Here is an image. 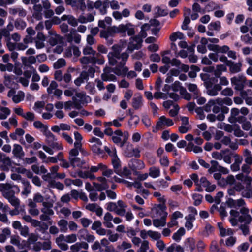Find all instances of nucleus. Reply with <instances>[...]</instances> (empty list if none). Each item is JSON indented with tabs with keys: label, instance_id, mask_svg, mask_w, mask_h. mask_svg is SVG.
<instances>
[{
	"label": "nucleus",
	"instance_id": "obj_1",
	"mask_svg": "<svg viewBox=\"0 0 252 252\" xmlns=\"http://www.w3.org/2000/svg\"><path fill=\"white\" fill-rule=\"evenodd\" d=\"M113 49V51L108 54L109 63L114 65L116 64L117 60H121L120 64L113 69V72L118 76H126L128 71V68L124 65L127 61L129 55L126 52L120 54L122 50L117 45H114Z\"/></svg>",
	"mask_w": 252,
	"mask_h": 252
},
{
	"label": "nucleus",
	"instance_id": "obj_2",
	"mask_svg": "<svg viewBox=\"0 0 252 252\" xmlns=\"http://www.w3.org/2000/svg\"><path fill=\"white\" fill-rule=\"evenodd\" d=\"M229 222L233 226H236L238 222L249 224L252 221V218L249 214V210L246 207L240 208V211L231 209L230 211Z\"/></svg>",
	"mask_w": 252,
	"mask_h": 252
},
{
	"label": "nucleus",
	"instance_id": "obj_3",
	"mask_svg": "<svg viewBox=\"0 0 252 252\" xmlns=\"http://www.w3.org/2000/svg\"><path fill=\"white\" fill-rule=\"evenodd\" d=\"M56 201V198L54 194L52 195V197L46 196V201L43 202V207L41 209L42 214L40 216V219L41 220L49 221L50 220V216L54 214L52 207Z\"/></svg>",
	"mask_w": 252,
	"mask_h": 252
},
{
	"label": "nucleus",
	"instance_id": "obj_4",
	"mask_svg": "<svg viewBox=\"0 0 252 252\" xmlns=\"http://www.w3.org/2000/svg\"><path fill=\"white\" fill-rule=\"evenodd\" d=\"M0 191L3 196L7 199L19 193L20 189L18 186L9 183L0 184Z\"/></svg>",
	"mask_w": 252,
	"mask_h": 252
},
{
	"label": "nucleus",
	"instance_id": "obj_5",
	"mask_svg": "<svg viewBox=\"0 0 252 252\" xmlns=\"http://www.w3.org/2000/svg\"><path fill=\"white\" fill-rule=\"evenodd\" d=\"M208 48L209 50L217 53H220L222 54L227 53L228 57L232 58L233 60L237 59L236 52L230 50L229 47L227 45H223L220 46L217 44H211L208 45Z\"/></svg>",
	"mask_w": 252,
	"mask_h": 252
},
{
	"label": "nucleus",
	"instance_id": "obj_6",
	"mask_svg": "<svg viewBox=\"0 0 252 252\" xmlns=\"http://www.w3.org/2000/svg\"><path fill=\"white\" fill-rule=\"evenodd\" d=\"M127 205L122 200H118L117 202H109L107 204V209L115 212L117 215L124 216Z\"/></svg>",
	"mask_w": 252,
	"mask_h": 252
},
{
	"label": "nucleus",
	"instance_id": "obj_7",
	"mask_svg": "<svg viewBox=\"0 0 252 252\" xmlns=\"http://www.w3.org/2000/svg\"><path fill=\"white\" fill-rule=\"evenodd\" d=\"M152 218H167L168 213L166 207L163 204H159L152 209Z\"/></svg>",
	"mask_w": 252,
	"mask_h": 252
},
{
	"label": "nucleus",
	"instance_id": "obj_8",
	"mask_svg": "<svg viewBox=\"0 0 252 252\" xmlns=\"http://www.w3.org/2000/svg\"><path fill=\"white\" fill-rule=\"evenodd\" d=\"M174 123L172 120L167 118L165 116H162L159 118L158 120L156 123L155 128H153V132H157L158 130L162 129L164 126H173Z\"/></svg>",
	"mask_w": 252,
	"mask_h": 252
},
{
	"label": "nucleus",
	"instance_id": "obj_9",
	"mask_svg": "<svg viewBox=\"0 0 252 252\" xmlns=\"http://www.w3.org/2000/svg\"><path fill=\"white\" fill-rule=\"evenodd\" d=\"M116 33H120V25L118 26L109 27L106 30H102L100 33V36L107 39L109 37L113 36Z\"/></svg>",
	"mask_w": 252,
	"mask_h": 252
},
{
	"label": "nucleus",
	"instance_id": "obj_10",
	"mask_svg": "<svg viewBox=\"0 0 252 252\" xmlns=\"http://www.w3.org/2000/svg\"><path fill=\"white\" fill-rule=\"evenodd\" d=\"M140 150L139 148H134L132 144H128L125 148L124 153L126 157L139 158L140 156Z\"/></svg>",
	"mask_w": 252,
	"mask_h": 252
},
{
	"label": "nucleus",
	"instance_id": "obj_11",
	"mask_svg": "<svg viewBox=\"0 0 252 252\" xmlns=\"http://www.w3.org/2000/svg\"><path fill=\"white\" fill-rule=\"evenodd\" d=\"M226 203L229 208L237 210L239 208L245 207L246 203L244 199L240 198L237 200L229 198L226 200Z\"/></svg>",
	"mask_w": 252,
	"mask_h": 252
},
{
	"label": "nucleus",
	"instance_id": "obj_12",
	"mask_svg": "<svg viewBox=\"0 0 252 252\" xmlns=\"http://www.w3.org/2000/svg\"><path fill=\"white\" fill-rule=\"evenodd\" d=\"M246 81V77L242 75L235 76L231 79V83L234 88L237 90H242L244 88V84Z\"/></svg>",
	"mask_w": 252,
	"mask_h": 252
},
{
	"label": "nucleus",
	"instance_id": "obj_13",
	"mask_svg": "<svg viewBox=\"0 0 252 252\" xmlns=\"http://www.w3.org/2000/svg\"><path fill=\"white\" fill-rule=\"evenodd\" d=\"M16 92L14 90H10L7 94L9 97L12 98V100L15 103H18L22 101L25 97V94L23 92L19 91L16 94Z\"/></svg>",
	"mask_w": 252,
	"mask_h": 252
},
{
	"label": "nucleus",
	"instance_id": "obj_14",
	"mask_svg": "<svg viewBox=\"0 0 252 252\" xmlns=\"http://www.w3.org/2000/svg\"><path fill=\"white\" fill-rule=\"evenodd\" d=\"M128 167L133 171L138 170H142L145 168V165L143 161L141 160L132 159L128 163Z\"/></svg>",
	"mask_w": 252,
	"mask_h": 252
},
{
	"label": "nucleus",
	"instance_id": "obj_15",
	"mask_svg": "<svg viewBox=\"0 0 252 252\" xmlns=\"http://www.w3.org/2000/svg\"><path fill=\"white\" fill-rule=\"evenodd\" d=\"M98 183L94 182L93 185L98 191L105 190L109 188L108 180L105 177H100L97 178Z\"/></svg>",
	"mask_w": 252,
	"mask_h": 252
},
{
	"label": "nucleus",
	"instance_id": "obj_16",
	"mask_svg": "<svg viewBox=\"0 0 252 252\" xmlns=\"http://www.w3.org/2000/svg\"><path fill=\"white\" fill-rule=\"evenodd\" d=\"M142 42V39L139 36H135L130 38L127 49L132 52L141 48Z\"/></svg>",
	"mask_w": 252,
	"mask_h": 252
},
{
	"label": "nucleus",
	"instance_id": "obj_17",
	"mask_svg": "<svg viewBox=\"0 0 252 252\" xmlns=\"http://www.w3.org/2000/svg\"><path fill=\"white\" fill-rule=\"evenodd\" d=\"M89 142L91 143V148L94 152L101 153V147L102 143L99 138L93 136L89 139Z\"/></svg>",
	"mask_w": 252,
	"mask_h": 252
},
{
	"label": "nucleus",
	"instance_id": "obj_18",
	"mask_svg": "<svg viewBox=\"0 0 252 252\" xmlns=\"http://www.w3.org/2000/svg\"><path fill=\"white\" fill-rule=\"evenodd\" d=\"M49 33L50 35L48 41L51 46H54L63 42L62 38L54 31L50 30L49 31Z\"/></svg>",
	"mask_w": 252,
	"mask_h": 252
},
{
	"label": "nucleus",
	"instance_id": "obj_19",
	"mask_svg": "<svg viewBox=\"0 0 252 252\" xmlns=\"http://www.w3.org/2000/svg\"><path fill=\"white\" fill-rule=\"evenodd\" d=\"M173 90L175 91L180 89V93L182 97L187 100H189L191 99L190 94L188 93L186 90L181 87L180 83L179 81H175L172 85Z\"/></svg>",
	"mask_w": 252,
	"mask_h": 252
},
{
	"label": "nucleus",
	"instance_id": "obj_20",
	"mask_svg": "<svg viewBox=\"0 0 252 252\" xmlns=\"http://www.w3.org/2000/svg\"><path fill=\"white\" fill-rule=\"evenodd\" d=\"M103 71V73L101 74V78L103 81H114L116 80L115 75L111 73L113 72V69L106 67Z\"/></svg>",
	"mask_w": 252,
	"mask_h": 252
},
{
	"label": "nucleus",
	"instance_id": "obj_21",
	"mask_svg": "<svg viewBox=\"0 0 252 252\" xmlns=\"http://www.w3.org/2000/svg\"><path fill=\"white\" fill-rule=\"evenodd\" d=\"M120 33L125 34L127 32L128 35L131 36L135 33L134 26L130 23L126 24H121L120 25Z\"/></svg>",
	"mask_w": 252,
	"mask_h": 252
},
{
	"label": "nucleus",
	"instance_id": "obj_22",
	"mask_svg": "<svg viewBox=\"0 0 252 252\" xmlns=\"http://www.w3.org/2000/svg\"><path fill=\"white\" fill-rule=\"evenodd\" d=\"M108 0H104L101 1L98 0L96 1L94 4V7L99 10L102 14L106 13L107 9L108 7Z\"/></svg>",
	"mask_w": 252,
	"mask_h": 252
},
{
	"label": "nucleus",
	"instance_id": "obj_23",
	"mask_svg": "<svg viewBox=\"0 0 252 252\" xmlns=\"http://www.w3.org/2000/svg\"><path fill=\"white\" fill-rule=\"evenodd\" d=\"M81 35L75 30L70 31L69 33L66 35V40L69 43L74 42L76 44H79L81 41Z\"/></svg>",
	"mask_w": 252,
	"mask_h": 252
},
{
	"label": "nucleus",
	"instance_id": "obj_24",
	"mask_svg": "<svg viewBox=\"0 0 252 252\" xmlns=\"http://www.w3.org/2000/svg\"><path fill=\"white\" fill-rule=\"evenodd\" d=\"M207 94L211 96H216L218 94V92L220 91L222 88L220 84H215L213 86L209 83H206Z\"/></svg>",
	"mask_w": 252,
	"mask_h": 252
},
{
	"label": "nucleus",
	"instance_id": "obj_25",
	"mask_svg": "<svg viewBox=\"0 0 252 252\" xmlns=\"http://www.w3.org/2000/svg\"><path fill=\"white\" fill-rule=\"evenodd\" d=\"M191 15V9L189 8H185L184 12V20L181 26V28L183 30L188 29V25L190 23L189 16Z\"/></svg>",
	"mask_w": 252,
	"mask_h": 252
},
{
	"label": "nucleus",
	"instance_id": "obj_26",
	"mask_svg": "<svg viewBox=\"0 0 252 252\" xmlns=\"http://www.w3.org/2000/svg\"><path fill=\"white\" fill-rule=\"evenodd\" d=\"M244 188V186L242 183L238 182V183L235 184L233 188L228 189L227 192L230 196H235L236 195V192L241 191L242 192V191L245 190Z\"/></svg>",
	"mask_w": 252,
	"mask_h": 252
},
{
	"label": "nucleus",
	"instance_id": "obj_27",
	"mask_svg": "<svg viewBox=\"0 0 252 252\" xmlns=\"http://www.w3.org/2000/svg\"><path fill=\"white\" fill-rule=\"evenodd\" d=\"M220 233L221 236L226 237L232 235L235 231L233 229L228 227H224L222 223H218Z\"/></svg>",
	"mask_w": 252,
	"mask_h": 252
},
{
	"label": "nucleus",
	"instance_id": "obj_28",
	"mask_svg": "<svg viewBox=\"0 0 252 252\" xmlns=\"http://www.w3.org/2000/svg\"><path fill=\"white\" fill-rule=\"evenodd\" d=\"M60 167L58 165H54L50 168V173H48L44 177V179L49 183H52L53 178L57 174Z\"/></svg>",
	"mask_w": 252,
	"mask_h": 252
},
{
	"label": "nucleus",
	"instance_id": "obj_29",
	"mask_svg": "<svg viewBox=\"0 0 252 252\" xmlns=\"http://www.w3.org/2000/svg\"><path fill=\"white\" fill-rule=\"evenodd\" d=\"M72 101H67L64 102V109L70 110L72 108L80 109L81 108V104L78 102L76 97H72Z\"/></svg>",
	"mask_w": 252,
	"mask_h": 252
},
{
	"label": "nucleus",
	"instance_id": "obj_30",
	"mask_svg": "<svg viewBox=\"0 0 252 252\" xmlns=\"http://www.w3.org/2000/svg\"><path fill=\"white\" fill-rule=\"evenodd\" d=\"M234 162L230 165V169L233 172H237L240 169V165L243 161V158L236 155L234 156Z\"/></svg>",
	"mask_w": 252,
	"mask_h": 252
},
{
	"label": "nucleus",
	"instance_id": "obj_31",
	"mask_svg": "<svg viewBox=\"0 0 252 252\" xmlns=\"http://www.w3.org/2000/svg\"><path fill=\"white\" fill-rule=\"evenodd\" d=\"M193 13L191 14L190 17L192 20H195L199 17L198 13H204V10L201 8L200 5L197 3H194L192 7Z\"/></svg>",
	"mask_w": 252,
	"mask_h": 252
},
{
	"label": "nucleus",
	"instance_id": "obj_32",
	"mask_svg": "<svg viewBox=\"0 0 252 252\" xmlns=\"http://www.w3.org/2000/svg\"><path fill=\"white\" fill-rule=\"evenodd\" d=\"M34 40L36 48L41 49L44 47L45 37L42 33L38 32Z\"/></svg>",
	"mask_w": 252,
	"mask_h": 252
},
{
	"label": "nucleus",
	"instance_id": "obj_33",
	"mask_svg": "<svg viewBox=\"0 0 252 252\" xmlns=\"http://www.w3.org/2000/svg\"><path fill=\"white\" fill-rule=\"evenodd\" d=\"M28 206L30 208L28 210L29 213L32 216H37L39 214V210L37 208V204L35 202H33L32 199H29L28 200Z\"/></svg>",
	"mask_w": 252,
	"mask_h": 252
},
{
	"label": "nucleus",
	"instance_id": "obj_34",
	"mask_svg": "<svg viewBox=\"0 0 252 252\" xmlns=\"http://www.w3.org/2000/svg\"><path fill=\"white\" fill-rule=\"evenodd\" d=\"M242 63L241 62L235 63L232 61L229 62L227 66L229 67V71L232 73H237L241 71Z\"/></svg>",
	"mask_w": 252,
	"mask_h": 252
},
{
	"label": "nucleus",
	"instance_id": "obj_35",
	"mask_svg": "<svg viewBox=\"0 0 252 252\" xmlns=\"http://www.w3.org/2000/svg\"><path fill=\"white\" fill-rule=\"evenodd\" d=\"M12 154L16 158H21L24 156L22 147L18 144H14L12 150Z\"/></svg>",
	"mask_w": 252,
	"mask_h": 252
},
{
	"label": "nucleus",
	"instance_id": "obj_36",
	"mask_svg": "<svg viewBox=\"0 0 252 252\" xmlns=\"http://www.w3.org/2000/svg\"><path fill=\"white\" fill-rule=\"evenodd\" d=\"M88 248V244L85 242H77L70 246L72 252H78L81 249L87 250Z\"/></svg>",
	"mask_w": 252,
	"mask_h": 252
},
{
	"label": "nucleus",
	"instance_id": "obj_37",
	"mask_svg": "<svg viewBox=\"0 0 252 252\" xmlns=\"http://www.w3.org/2000/svg\"><path fill=\"white\" fill-rule=\"evenodd\" d=\"M73 97H76L78 102L81 104V103H89L91 101V98L85 94L83 92L76 93L75 95Z\"/></svg>",
	"mask_w": 252,
	"mask_h": 252
},
{
	"label": "nucleus",
	"instance_id": "obj_38",
	"mask_svg": "<svg viewBox=\"0 0 252 252\" xmlns=\"http://www.w3.org/2000/svg\"><path fill=\"white\" fill-rule=\"evenodd\" d=\"M50 192L51 194L46 193L44 196H43L40 193L36 192L34 194L33 199L32 200L33 202H35L36 204L37 203H42L43 204V202H45V201H46V196H48L49 197H52V195L53 194H52L51 191Z\"/></svg>",
	"mask_w": 252,
	"mask_h": 252
},
{
	"label": "nucleus",
	"instance_id": "obj_39",
	"mask_svg": "<svg viewBox=\"0 0 252 252\" xmlns=\"http://www.w3.org/2000/svg\"><path fill=\"white\" fill-rule=\"evenodd\" d=\"M143 105V98L142 95L138 94H136L132 99V106L136 109H139Z\"/></svg>",
	"mask_w": 252,
	"mask_h": 252
},
{
	"label": "nucleus",
	"instance_id": "obj_40",
	"mask_svg": "<svg viewBox=\"0 0 252 252\" xmlns=\"http://www.w3.org/2000/svg\"><path fill=\"white\" fill-rule=\"evenodd\" d=\"M105 63L104 57L99 53H96L95 54L91 57V63L94 64H98L99 65L103 64Z\"/></svg>",
	"mask_w": 252,
	"mask_h": 252
},
{
	"label": "nucleus",
	"instance_id": "obj_41",
	"mask_svg": "<svg viewBox=\"0 0 252 252\" xmlns=\"http://www.w3.org/2000/svg\"><path fill=\"white\" fill-rule=\"evenodd\" d=\"M2 164L0 166V168L4 171H8L9 167L11 166V161L9 157L5 156L1 161Z\"/></svg>",
	"mask_w": 252,
	"mask_h": 252
},
{
	"label": "nucleus",
	"instance_id": "obj_42",
	"mask_svg": "<svg viewBox=\"0 0 252 252\" xmlns=\"http://www.w3.org/2000/svg\"><path fill=\"white\" fill-rule=\"evenodd\" d=\"M113 216L109 212L106 213L104 216L103 224L105 227L108 228H111L114 227L113 224L111 222L113 220Z\"/></svg>",
	"mask_w": 252,
	"mask_h": 252
},
{
	"label": "nucleus",
	"instance_id": "obj_43",
	"mask_svg": "<svg viewBox=\"0 0 252 252\" xmlns=\"http://www.w3.org/2000/svg\"><path fill=\"white\" fill-rule=\"evenodd\" d=\"M186 86L188 87V90L190 92L193 93V98L198 97V96L201 94V93L196 84L189 83L186 84Z\"/></svg>",
	"mask_w": 252,
	"mask_h": 252
},
{
	"label": "nucleus",
	"instance_id": "obj_44",
	"mask_svg": "<svg viewBox=\"0 0 252 252\" xmlns=\"http://www.w3.org/2000/svg\"><path fill=\"white\" fill-rule=\"evenodd\" d=\"M153 225L157 227H164L166 224L167 218H153Z\"/></svg>",
	"mask_w": 252,
	"mask_h": 252
},
{
	"label": "nucleus",
	"instance_id": "obj_45",
	"mask_svg": "<svg viewBox=\"0 0 252 252\" xmlns=\"http://www.w3.org/2000/svg\"><path fill=\"white\" fill-rule=\"evenodd\" d=\"M237 180L241 181H245L246 183L247 187H250L252 182V178L248 175H245L243 173H240L235 176Z\"/></svg>",
	"mask_w": 252,
	"mask_h": 252
},
{
	"label": "nucleus",
	"instance_id": "obj_46",
	"mask_svg": "<svg viewBox=\"0 0 252 252\" xmlns=\"http://www.w3.org/2000/svg\"><path fill=\"white\" fill-rule=\"evenodd\" d=\"M88 78V74L86 71H82L80 76L74 80V84L77 86H80Z\"/></svg>",
	"mask_w": 252,
	"mask_h": 252
},
{
	"label": "nucleus",
	"instance_id": "obj_47",
	"mask_svg": "<svg viewBox=\"0 0 252 252\" xmlns=\"http://www.w3.org/2000/svg\"><path fill=\"white\" fill-rule=\"evenodd\" d=\"M149 175L153 178H157L160 176V170L157 166H152L149 169Z\"/></svg>",
	"mask_w": 252,
	"mask_h": 252
},
{
	"label": "nucleus",
	"instance_id": "obj_48",
	"mask_svg": "<svg viewBox=\"0 0 252 252\" xmlns=\"http://www.w3.org/2000/svg\"><path fill=\"white\" fill-rule=\"evenodd\" d=\"M34 12L33 14V17L37 20H40L42 18V7L41 4H35L33 6Z\"/></svg>",
	"mask_w": 252,
	"mask_h": 252
},
{
	"label": "nucleus",
	"instance_id": "obj_49",
	"mask_svg": "<svg viewBox=\"0 0 252 252\" xmlns=\"http://www.w3.org/2000/svg\"><path fill=\"white\" fill-rule=\"evenodd\" d=\"M186 222L185 223V227L188 230H191L193 227V222L195 218L192 214H189L185 217Z\"/></svg>",
	"mask_w": 252,
	"mask_h": 252
},
{
	"label": "nucleus",
	"instance_id": "obj_50",
	"mask_svg": "<svg viewBox=\"0 0 252 252\" xmlns=\"http://www.w3.org/2000/svg\"><path fill=\"white\" fill-rule=\"evenodd\" d=\"M116 173L120 176L130 178V176L131 175V171L128 169L126 166H125L122 169L120 168L119 170H117Z\"/></svg>",
	"mask_w": 252,
	"mask_h": 252
},
{
	"label": "nucleus",
	"instance_id": "obj_51",
	"mask_svg": "<svg viewBox=\"0 0 252 252\" xmlns=\"http://www.w3.org/2000/svg\"><path fill=\"white\" fill-rule=\"evenodd\" d=\"M196 244L195 240L192 238L187 239L185 244L186 247L189 249L190 252H196Z\"/></svg>",
	"mask_w": 252,
	"mask_h": 252
},
{
	"label": "nucleus",
	"instance_id": "obj_52",
	"mask_svg": "<svg viewBox=\"0 0 252 252\" xmlns=\"http://www.w3.org/2000/svg\"><path fill=\"white\" fill-rule=\"evenodd\" d=\"M227 70L226 66L224 64L217 65L214 70V75L216 77H220L222 73L226 72Z\"/></svg>",
	"mask_w": 252,
	"mask_h": 252
},
{
	"label": "nucleus",
	"instance_id": "obj_53",
	"mask_svg": "<svg viewBox=\"0 0 252 252\" xmlns=\"http://www.w3.org/2000/svg\"><path fill=\"white\" fill-rule=\"evenodd\" d=\"M74 139L75 141L74 142V147L77 148H81L82 147V140L83 137L81 134L78 131L74 132Z\"/></svg>",
	"mask_w": 252,
	"mask_h": 252
},
{
	"label": "nucleus",
	"instance_id": "obj_54",
	"mask_svg": "<svg viewBox=\"0 0 252 252\" xmlns=\"http://www.w3.org/2000/svg\"><path fill=\"white\" fill-rule=\"evenodd\" d=\"M11 234V231L8 228H5L0 233V242L4 243Z\"/></svg>",
	"mask_w": 252,
	"mask_h": 252
},
{
	"label": "nucleus",
	"instance_id": "obj_55",
	"mask_svg": "<svg viewBox=\"0 0 252 252\" xmlns=\"http://www.w3.org/2000/svg\"><path fill=\"white\" fill-rule=\"evenodd\" d=\"M22 184L23 185V190L22 191L21 193L23 195H25L27 197L31 192V186L29 182L25 180L22 181Z\"/></svg>",
	"mask_w": 252,
	"mask_h": 252
},
{
	"label": "nucleus",
	"instance_id": "obj_56",
	"mask_svg": "<svg viewBox=\"0 0 252 252\" xmlns=\"http://www.w3.org/2000/svg\"><path fill=\"white\" fill-rule=\"evenodd\" d=\"M43 133L46 137V140L49 144H51L56 140L54 135L49 130L48 128Z\"/></svg>",
	"mask_w": 252,
	"mask_h": 252
},
{
	"label": "nucleus",
	"instance_id": "obj_57",
	"mask_svg": "<svg viewBox=\"0 0 252 252\" xmlns=\"http://www.w3.org/2000/svg\"><path fill=\"white\" fill-rule=\"evenodd\" d=\"M185 234V229L183 227H181L179 228L176 232L174 233L172 236V238L174 241L176 242H179L181 239V237L184 235Z\"/></svg>",
	"mask_w": 252,
	"mask_h": 252
},
{
	"label": "nucleus",
	"instance_id": "obj_58",
	"mask_svg": "<svg viewBox=\"0 0 252 252\" xmlns=\"http://www.w3.org/2000/svg\"><path fill=\"white\" fill-rule=\"evenodd\" d=\"M62 19L63 21H67L68 24L72 26H76L78 24L77 19L71 15H64L62 17Z\"/></svg>",
	"mask_w": 252,
	"mask_h": 252
},
{
	"label": "nucleus",
	"instance_id": "obj_59",
	"mask_svg": "<svg viewBox=\"0 0 252 252\" xmlns=\"http://www.w3.org/2000/svg\"><path fill=\"white\" fill-rule=\"evenodd\" d=\"M185 37L184 34L180 32H177L172 33L169 39L171 42H175L178 39L182 40Z\"/></svg>",
	"mask_w": 252,
	"mask_h": 252
},
{
	"label": "nucleus",
	"instance_id": "obj_60",
	"mask_svg": "<svg viewBox=\"0 0 252 252\" xmlns=\"http://www.w3.org/2000/svg\"><path fill=\"white\" fill-rule=\"evenodd\" d=\"M245 162L248 164H252V154L248 149H245L243 152Z\"/></svg>",
	"mask_w": 252,
	"mask_h": 252
},
{
	"label": "nucleus",
	"instance_id": "obj_61",
	"mask_svg": "<svg viewBox=\"0 0 252 252\" xmlns=\"http://www.w3.org/2000/svg\"><path fill=\"white\" fill-rule=\"evenodd\" d=\"M191 179L194 182L195 185L196 186V190L198 191L201 192L203 191V189L201 188L200 185V180H198V175L196 174H192L190 176Z\"/></svg>",
	"mask_w": 252,
	"mask_h": 252
},
{
	"label": "nucleus",
	"instance_id": "obj_62",
	"mask_svg": "<svg viewBox=\"0 0 252 252\" xmlns=\"http://www.w3.org/2000/svg\"><path fill=\"white\" fill-rule=\"evenodd\" d=\"M10 114V110L7 107L0 105V119H5Z\"/></svg>",
	"mask_w": 252,
	"mask_h": 252
},
{
	"label": "nucleus",
	"instance_id": "obj_63",
	"mask_svg": "<svg viewBox=\"0 0 252 252\" xmlns=\"http://www.w3.org/2000/svg\"><path fill=\"white\" fill-rule=\"evenodd\" d=\"M240 112V110L236 108H233L231 110L230 116L228 118V121L231 123L236 122V118Z\"/></svg>",
	"mask_w": 252,
	"mask_h": 252
},
{
	"label": "nucleus",
	"instance_id": "obj_64",
	"mask_svg": "<svg viewBox=\"0 0 252 252\" xmlns=\"http://www.w3.org/2000/svg\"><path fill=\"white\" fill-rule=\"evenodd\" d=\"M69 158L70 164L73 167H81L84 163L78 158Z\"/></svg>",
	"mask_w": 252,
	"mask_h": 252
}]
</instances>
